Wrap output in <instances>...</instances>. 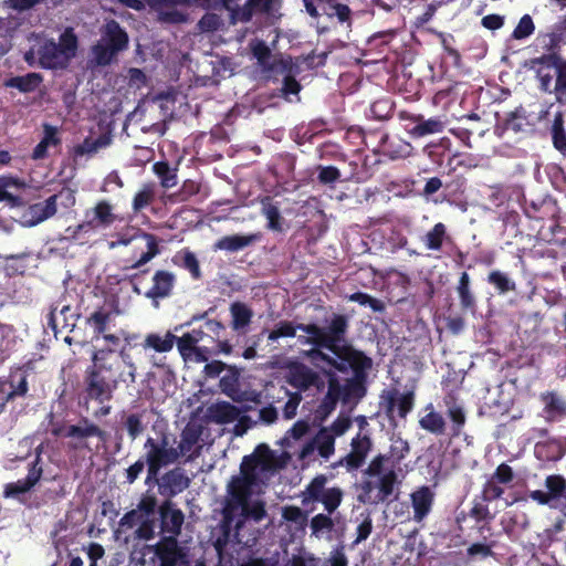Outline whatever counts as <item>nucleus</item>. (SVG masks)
<instances>
[{
	"label": "nucleus",
	"instance_id": "c756f323",
	"mask_svg": "<svg viewBox=\"0 0 566 566\" xmlns=\"http://www.w3.org/2000/svg\"><path fill=\"white\" fill-rule=\"evenodd\" d=\"M38 459L33 462L28 475L23 480H19L14 483H8L4 488L6 497H17L31 490L36 482L40 480L42 474V468H38Z\"/></svg>",
	"mask_w": 566,
	"mask_h": 566
},
{
	"label": "nucleus",
	"instance_id": "69168bd1",
	"mask_svg": "<svg viewBox=\"0 0 566 566\" xmlns=\"http://www.w3.org/2000/svg\"><path fill=\"white\" fill-rule=\"evenodd\" d=\"M253 461L260 465L261 471H265L271 468L273 454L271 449L266 444H259L253 453L249 454Z\"/></svg>",
	"mask_w": 566,
	"mask_h": 566
},
{
	"label": "nucleus",
	"instance_id": "58836bf2",
	"mask_svg": "<svg viewBox=\"0 0 566 566\" xmlns=\"http://www.w3.org/2000/svg\"><path fill=\"white\" fill-rule=\"evenodd\" d=\"M551 135L554 148L558 150L564 157H566V129L565 119L562 112H557L554 115L551 127Z\"/></svg>",
	"mask_w": 566,
	"mask_h": 566
},
{
	"label": "nucleus",
	"instance_id": "4be33fe9",
	"mask_svg": "<svg viewBox=\"0 0 566 566\" xmlns=\"http://www.w3.org/2000/svg\"><path fill=\"white\" fill-rule=\"evenodd\" d=\"M541 401L544 403L542 416L546 422H557L566 417V399L557 392L541 394Z\"/></svg>",
	"mask_w": 566,
	"mask_h": 566
},
{
	"label": "nucleus",
	"instance_id": "7ed1b4c3",
	"mask_svg": "<svg viewBox=\"0 0 566 566\" xmlns=\"http://www.w3.org/2000/svg\"><path fill=\"white\" fill-rule=\"evenodd\" d=\"M548 42L545 49L548 53L531 60L532 69L535 70L538 80V88L548 94H555L558 102L566 95V60H564L556 49L559 44V35L548 33L545 35Z\"/></svg>",
	"mask_w": 566,
	"mask_h": 566
},
{
	"label": "nucleus",
	"instance_id": "5701e85b",
	"mask_svg": "<svg viewBox=\"0 0 566 566\" xmlns=\"http://www.w3.org/2000/svg\"><path fill=\"white\" fill-rule=\"evenodd\" d=\"M434 492L428 485H422L410 494L416 522H421L429 515L434 503Z\"/></svg>",
	"mask_w": 566,
	"mask_h": 566
},
{
	"label": "nucleus",
	"instance_id": "4468645a",
	"mask_svg": "<svg viewBox=\"0 0 566 566\" xmlns=\"http://www.w3.org/2000/svg\"><path fill=\"white\" fill-rule=\"evenodd\" d=\"M28 391L27 371L22 367L11 370L6 380H0V413L8 402L25 397Z\"/></svg>",
	"mask_w": 566,
	"mask_h": 566
},
{
	"label": "nucleus",
	"instance_id": "b1692460",
	"mask_svg": "<svg viewBox=\"0 0 566 566\" xmlns=\"http://www.w3.org/2000/svg\"><path fill=\"white\" fill-rule=\"evenodd\" d=\"M38 54L41 66L48 70L64 69L70 62L66 54L59 49L54 41L44 42Z\"/></svg>",
	"mask_w": 566,
	"mask_h": 566
},
{
	"label": "nucleus",
	"instance_id": "cd10ccee",
	"mask_svg": "<svg viewBox=\"0 0 566 566\" xmlns=\"http://www.w3.org/2000/svg\"><path fill=\"white\" fill-rule=\"evenodd\" d=\"M410 144L401 139H390L388 134L380 133L379 146L375 149V153L381 154L391 160L405 158L410 153Z\"/></svg>",
	"mask_w": 566,
	"mask_h": 566
},
{
	"label": "nucleus",
	"instance_id": "5fc2aeb1",
	"mask_svg": "<svg viewBox=\"0 0 566 566\" xmlns=\"http://www.w3.org/2000/svg\"><path fill=\"white\" fill-rule=\"evenodd\" d=\"M109 321L111 312L101 307L87 317L86 323L93 327L94 336L98 337L106 332Z\"/></svg>",
	"mask_w": 566,
	"mask_h": 566
},
{
	"label": "nucleus",
	"instance_id": "f704fd0d",
	"mask_svg": "<svg viewBox=\"0 0 566 566\" xmlns=\"http://www.w3.org/2000/svg\"><path fill=\"white\" fill-rule=\"evenodd\" d=\"M534 453L542 461H558L564 455V448L558 440L539 441L534 447Z\"/></svg>",
	"mask_w": 566,
	"mask_h": 566
},
{
	"label": "nucleus",
	"instance_id": "de8ad7c7",
	"mask_svg": "<svg viewBox=\"0 0 566 566\" xmlns=\"http://www.w3.org/2000/svg\"><path fill=\"white\" fill-rule=\"evenodd\" d=\"M112 139L108 135L102 134L97 138L86 137L83 143L74 147V154L76 156L94 155L101 148H105L111 144Z\"/></svg>",
	"mask_w": 566,
	"mask_h": 566
},
{
	"label": "nucleus",
	"instance_id": "9d476101",
	"mask_svg": "<svg viewBox=\"0 0 566 566\" xmlns=\"http://www.w3.org/2000/svg\"><path fill=\"white\" fill-rule=\"evenodd\" d=\"M256 483L258 481L252 480V476L249 474H245V476L235 475L231 479L228 485L229 499L223 509L224 522L230 523L240 506L250 501L253 486L256 485Z\"/></svg>",
	"mask_w": 566,
	"mask_h": 566
},
{
	"label": "nucleus",
	"instance_id": "338daca9",
	"mask_svg": "<svg viewBox=\"0 0 566 566\" xmlns=\"http://www.w3.org/2000/svg\"><path fill=\"white\" fill-rule=\"evenodd\" d=\"M282 516L285 521L300 525H304L307 522V512L302 511L295 505L283 507Z\"/></svg>",
	"mask_w": 566,
	"mask_h": 566
},
{
	"label": "nucleus",
	"instance_id": "bb28decb",
	"mask_svg": "<svg viewBox=\"0 0 566 566\" xmlns=\"http://www.w3.org/2000/svg\"><path fill=\"white\" fill-rule=\"evenodd\" d=\"M262 239L261 232L249 233V234H233V235H224L220 238L214 243V250L228 251V252H238L240 250L245 249L247 247L252 245L255 242H259Z\"/></svg>",
	"mask_w": 566,
	"mask_h": 566
},
{
	"label": "nucleus",
	"instance_id": "f257e3e1",
	"mask_svg": "<svg viewBox=\"0 0 566 566\" xmlns=\"http://www.w3.org/2000/svg\"><path fill=\"white\" fill-rule=\"evenodd\" d=\"M326 326H305L303 332L308 337H300L302 344H311L315 348L308 352L312 358L324 361L338 373L353 376L348 387H356L358 382L366 384L368 370L373 367V359L364 352L356 349L346 340L349 319L344 314H333L326 319Z\"/></svg>",
	"mask_w": 566,
	"mask_h": 566
},
{
	"label": "nucleus",
	"instance_id": "20e7f679",
	"mask_svg": "<svg viewBox=\"0 0 566 566\" xmlns=\"http://www.w3.org/2000/svg\"><path fill=\"white\" fill-rule=\"evenodd\" d=\"M327 476L325 474L315 475L302 492V505L308 503H322L327 514L318 513L312 517L310 526L313 535L322 532H331L334 528V522L329 516L340 505L344 492L338 486L326 488Z\"/></svg>",
	"mask_w": 566,
	"mask_h": 566
},
{
	"label": "nucleus",
	"instance_id": "6ab92c4d",
	"mask_svg": "<svg viewBox=\"0 0 566 566\" xmlns=\"http://www.w3.org/2000/svg\"><path fill=\"white\" fill-rule=\"evenodd\" d=\"M201 431L198 428L187 426L180 434V441L178 447L175 448L179 459L186 457L184 463L195 461L202 450V446L199 444Z\"/></svg>",
	"mask_w": 566,
	"mask_h": 566
},
{
	"label": "nucleus",
	"instance_id": "79ce46f5",
	"mask_svg": "<svg viewBox=\"0 0 566 566\" xmlns=\"http://www.w3.org/2000/svg\"><path fill=\"white\" fill-rule=\"evenodd\" d=\"M428 408L431 410L420 418L419 426L432 434H444L447 424L443 416L440 412L434 411L431 403L428 406Z\"/></svg>",
	"mask_w": 566,
	"mask_h": 566
},
{
	"label": "nucleus",
	"instance_id": "052dcab7",
	"mask_svg": "<svg viewBox=\"0 0 566 566\" xmlns=\"http://www.w3.org/2000/svg\"><path fill=\"white\" fill-rule=\"evenodd\" d=\"M545 486L553 500L560 497L566 492V479L559 474L546 476Z\"/></svg>",
	"mask_w": 566,
	"mask_h": 566
},
{
	"label": "nucleus",
	"instance_id": "4c0bfd02",
	"mask_svg": "<svg viewBox=\"0 0 566 566\" xmlns=\"http://www.w3.org/2000/svg\"><path fill=\"white\" fill-rule=\"evenodd\" d=\"M210 413L217 423L224 424L237 420L240 416V409L228 401H221L210 407Z\"/></svg>",
	"mask_w": 566,
	"mask_h": 566
},
{
	"label": "nucleus",
	"instance_id": "aec40b11",
	"mask_svg": "<svg viewBox=\"0 0 566 566\" xmlns=\"http://www.w3.org/2000/svg\"><path fill=\"white\" fill-rule=\"evenodd\" d=\"M78 315L70 305L59 306L52 305L46 316V325L53 329L55 334L63 331H72L77 321Z\"/></svg>",
	"mask_w": 566,
	"mask_h": 566
},
{
	"label": "nucleus",
	"instance_id": "72a5a7b5",
	"mask_svg": "<svg viewBox=\"0 0 566 566\" xmlns=\"http://www.w3.org/2000/svg\"><path fill=\"white\" fill-rule=\"evenodd\" d=\"M412 120L416 125L410 129V134L416 138L441 133L444 128V123L440 117L423 119L421 115H417L412 117Z\"/></svg>",
	"mask_w": 566,
	"mask_h": 566
},
{
	"label": "nucleus",
	"instance_id": "603ef678",
	"mask_svg": "<svg viewBox=\"0 0 566 566\" xmlns=\"http://www.w3.org/2000/svg\"><path fill=\"white\" fill-rule=\"evenodd\" d=\"M395 103L389 97L376 99L369 107V117L376 120H388L392 117Z\"/></svg>",
	"mask_w": 566,
	"mask_h": 566
},
{
	"label": "nucleus",
	"instance_id": "37998d69",
	"mask_svg": "<svg viewBox=\"0 0 566 566\" xmlns=\"http://www.w3.org/2000/svg\"><path fill=\"white\" fill-rule=\"evenodd\" d=\"M143 238L146 240L147 251L143 252L129 269L142 271L144 265L160 254L159 240L155 234L145 232L143 233Z\"/></svg>",
	"mask_w": 566,
	"mask_h": 566
},
{
	"label": "nucleus",
	"instance_id": "f8f14e48",
	"mask_svg": "<svg viewBox=\"0 0 566 566\" xmlns=\"http://www.w3.org/2000/svg\"><path fill=\"white\" fill-rule=\"evenodd\" d=\"M106 432L87 417H82L75 424H69L66 439L67 448L73 451L88 449L87 440L98 438L105 440Z\"/></svg>",
	"mask_w": 566,
	"mask_h": 566
},
{
	"label": "nucleus",
	"instance_id": "ea45409f",
	"mask_svg": "<svg viewBox=\"0 0 566 566\" xmlns=\"http://www.w3.org/2000/svg\"><path fill=\"white\" fill-rule=\"evenodd\" d=\"M172 261L175 264L189 271V273L193 280H200L202 277L199 261H198L196 254L193 252H191L190 250H188V249L181 250L174 256Z\"/></svg>",
	"mask_w": 566,
	"mask_h": 566
},
{
	"label": "nucleus",
	"instance_id": "864d4df0",
	"mask_svg": "<svg viewBox=\"0 0 566 566\" xmlns=\"http://www.w3.org/2000/svg\"><path fill=\"white\" fill-rule=\"evenodd\" d=\"M251 51L258 63L265 71H274L275 63L271 62L272 53L268 44L262 40H255L251 43Z\"/></svg>",
	"mask_w": 566,
	"mask_h": 566
},
{
	"label": "nucleus",
	"instance_id": "423d86ee",
	"mask_svg": "<svg viewBox=\"0 0 566 566\" xmlns=\"http://www.w3.org/2000/svg\"><path fill=\"white\" fill-rule=\"evenodd\" d=\"M325 375L327 376V391L316 410L322 419L327 418L336 409L338 401L346 405L353 400L358 401L366 396V384L358 382V385L353 388L348 387L349 378H347L344 384H340L334 371L326 370Z\"/></svg>",
	"mask_w": 566,
	"mask_h": 566
},
{
	"label": "nucleus",
	"instance_id": "09e8293b",
	"mask_svg": "<svg viewBox=\"0 0 566 566\" xmlns=\"http://www.w3.org/2000/svg\"><path fill=\"white\" fill-rule=\"evenodd\" d=\"M396 481L397 474L394 470H389L388 472L384 473L378 480V493L371 503L377 504L388 500L389 496H391L394 493Z\"/></svg>",
	"mask_w": 566,
	"mask_h": 566
},
{
	"label": "nucleus",
	"instance_id": "9b49d317",
	"mask_svg": "<svg viewBox=\"0 0 566 566\" xmlns=\"http://www.w3.org/2000/svg\"><path fill=\"white\" fill-rule=\"evenodd\" d=\"M116 221V214L113 212V206L106 201H98L92 209L85 211V220L77 224L72 231V238H76L81 232H90L95 229H106Z\"/></svg>",
	"mask_w": 566,
	"mask_h": 566
},
{
	"label": "nucleus",
	"instance_id": "ddd939ff",
	"mask_svg": "<svg viewBox=\"0 0 566 566\" xmlns=\"http://www.w3.org/2000/svg\"><path fill=\"white\" fill-rule=\"evenodd\" d=\"M190 483V478L186 474L185 469L180 467L170 469L161 475L158 474L156 480H151V484H157L158 493L170 501L187 490Z\"/></svg>",
	"mask_w": 566,
	"mask_h": 566
},
{
	"label": "nucleus",
	"instance_id": "473e14b6",
	"mask_svg": "<svg viewBox=\"0 0 566 566\" xmlns=\"http://www.w3.org/2000/svg\"><path fill=\"white\" fill-rule=\"evenodd\" d=\"M486 283L495 290L499 295H505L515 292L517 286L515 281L506 272L499 269L491 270L485 279Z\"/></svg>",
	"mask_w": 566,
	"mask_h": 566
},
{
	"label": "nucleus",
	"instance_id": "4d7b16f0",
	"mask_svg": "<svg viewBox=\"0 0 566 566\" xmlns=\"http://www.w3.org/2000/svg\"><path fill=\"white\" fill-rule=\"evenodd\" d=\"M56 44L59 49L62 50L64 54H66L69 61L75 56L78 42L72 29H66L60 35V41Z\"/></svg>",
	"mask_w": 566,
	"mask_h": 566
},
{
	"label": "nucleus",
	"instance_id": "412c9836",
	"mask_svg": "<svg viewBox=\"0 0 566 566\" xmlns=\"http://www.w3.org/2000/svg\"><path fill=\"white\" fill-rule=\"evenodd\" d=\"M399 391L391 389L384 391L380 398L385 403V411L388 417H391L396 406L398 407V416L405 418L413 408V392L408 391L402 394L399 398Z\"/></svg>",
	"mask_w": 566,
	"mask_h": 566
},
{
	"label": "nucleus",
	"instance_id": "c03bdc74",
	"mask_svg": "<svg viewBox=\"0 0 566 566\" xmlns=\"http://www.w3.org/2000/svg\"><path fill=\"white\" fill-rule=\"evenodd\" d=\"M175 343L177 344V348L184 358L196 355L198 361H207L208 358L202 353V348L197 346L198 344L195 342L189 332L185 333L180 337L176 336Z\"/></svg>",
	"mask_w": 566,
	"mask_h": 566
},
{
	"label": "nucleus",
	"instance_id": "3c124183",
	"mask_svg": "<svg viewBox=\"0 0 566 566\" xmlns=\"http://www.w3.org/2000/svg\"><path fill=\"white\" fill-rule=\"evenodd\" d=\"M176 336L168 332L164 337L158 334H148L144 342L145 348H153L157 353H166L172 349Z\"/></svg>",
	"mask_w": 566,
	"mask_h": 566
},
{
	"label": "nucleus",
	"instance_id": "39448f33",
	"mask_svg": "<svg viewBox=\"0 0 566 566\" xmlns=\"http://www.w3.org/2000/svg\"><path fill=\"white\" fill-rule=\"evenodd\" d=\"M129 39L116 20L107 21L101 31V39L92 46L93 60L98 66L112 64L117 55L128 48Z\"/></svg>",
	"mask_w": 566,
	"mask_h": 566
},
{
	"label": "nucleus",
	"instance_id": "a211bd4d",
	"mask_svg": "<svg viewBox=\"0 0 566 566\" xmlns=\"http://www.w3.org/2000/svg\"><path fill=\"white\" fill-rule=\"evenodd\" d=\"M57 197V195H52L43 202L29 205L22 213V223L33 227L53 217L56 213Z\"/></svg>",
	"mask_w": 566,
	"mask_h": 566
},
{
	"label": "nucleus",
	"instance_id": "0e129e2a",
	"mask_svg": "<svg viewBox=\"0 0 566 566\" xmlns=\"http://www.w3.org/2000/svg\"><path fill=\"white\" fill-rule=\"evenodd\" d=\"M525 122V112L522 107H518L507 114V117L504 119V127L505 129L518 133L524 129Z\"/></svg>",
	"mask_w": 566,
	"mask_h": 566
},
{
	"label": "nucleus",
	"instance_id": "a19ab883",
	"mask_svg": "<svg viewBox=\"0 0 566 566\" xmlns=\"http://www.w3.org/2000/svg\"><path fill=\"white\" fill-rule=\"evenodd\" d=\"M448 238L446 224L438 222L421 238V241L428 250L440 251Z\"/></svg>",
	"mask_w": 566,
	"mask_h": 566
},
{
	"label": "nucleus",
	"instance_id": "49530a36",
	"mask_svg": "<svg viewBox=\"0 0 566 566\" xmlns=\"http://www.w3.org/2000/svg\"><path fill=\"white\" fill-rule=\"evenodd\" d=\"M230 312L232 315L231 326L234 331L244 329L251 323L253 312L244 303L234 302L231 304Z\"/></svg>",
	"mask_w": 566,
	"mask_h": 566
},
{
	"label": "nucleus",
	"instance_id": "6e6d98bb",
	"mask_svg": "<svg viewBox=\"0 0 566 566\" xmlns=\"http://www.w3.org/2000/svg\"><path fill=\"white\" fill-rule=\"evenodd\" d=\"M155 185L145 184L142 189L134 196L133 210L139 212L148 207L155 200Z\"/></svg>",
	"mask_w": 566,
	"mask_h": 566
},
{
	"label": "nucleus",
	"instance_id": "f03ea898",
	"mask_svg": "<svg viewBox=\"0 0 566 566\" xmlns=\"http://www.w3.org/2000/svg\"><path fill=\"white\" fill-rule=\"evenodd\" d=\"M111 350H97L92 355V364L86 367L83 376V398L98 405L113 400L119 382L126 384L125 373H117V363H111L107 356Z\"/></svg>",
	"mask_w": 566,
	"mask_h": 566
},
{
	"label": "nucleus",
	"instance_id": "13d9d810",
	"mask_svg": "<svg viewBox=\"0 0 566 566\" xmlns=\"http://www.w3.org/2000/svg\"><path fill=\"white\" fill-rule=\"evenodd\" d=\"M348 300L361 306H368L376 313L385 311V304L380 300L364 292H355L348 296Z\"/></svg>",
	"mask_w": 566,
	"mask_h": 566
},
{
	"label": "nucleus",
	"instance_id": "2eb2a0df",
	"mask_svg": "<svg viewBox=\"0 0 566 566\" xmlns=\"http://www.w3.org/2000/svg\"><path fill=\"white\" fill-rule=\"evenodd\" d=\"M373 442L369 436L358 433L352 439L350 452L342 458L336 465L345 467L348 472H353L363 467L366 458L371 450Z\"/></svg>",
	"mask_w": 566,
	"mask_h": 566
},
{
	"label": "nucleus",
	"instance_id": "a878e982",
	"mask_svg": "<svg viewBox=\"0 0 566 566\" xmlns=\"http://www.w3.org/2000/svg\"><path fill=\"white\" fill-rule=\"evenodd\" d=\"M316 379V371L303 363H293L289 366L287 382L298 391L312 388Z\"/></svg>",
	"mask_w": 566,
	"mask_h": 566
},
{
	"label": "nucleus",
	"instance_id": "a18cd8bd",
	"mask_svg": "<svg viewBox=\"0 0 566 566\" xmlns=\"http://www.w3.org/2000/svg\"><path fill=\"white\" fill-rule=\"evenodd\" d=\"M305 326H318L317 324H294L291 321H280L275 324L274 328L269 333L268 339L270 342H276L282 337H294L296 335V331L300 329L303 332Z\"/></svg>",
	"mask_w": 566,
	"mask_h": 566
},
{
	"label": "nucleus",
	"instance_id": "c85d7f7f",
	"mask_svg": "<svg viewBox=\"0 0 566 566\" xmlns=\"http://www.w3.org/2000/svg\"><path fill=\"white\" fill-rule=\"evenodd\" d=\"M455 291L459 297L461 311L474 314L476 312V297L472 292L471 279L468 272H462L460 274Z\"/></svg>",
	"mask_w": 566,
	"mask_h": 566
},
{
	"label": "nucleus",
	"instance_id": "e433bc0d",
	"mask_svg": "<svg viewBox=\"0 0 566 566\" xmlns=\"http://www.w3.org/2000/svg\"><path fill=\"white\" fill-rule=\"evenodd\" d=\"M178 168L170 166L166 160L156 161L153 165V172L159 179L160 186L170 189L178 184Z\"/></svg>",
	"mask_w": 566,
	"mask_h": 566
},
{
	"label": "nucleus",
	"instance_id": "7c9ffc66",
	"mask_svg": "<svg viewBox=\"0 0 566 566\" xmlns=\"http://www.w3.org/2000/svg\"><path fill=\"white\" fill-rule=\"evenodd\" d=\"M261 214L268 220L266 228L274 232H283L284 218L281 216L279 203L273 202L269 196L260 200Z\"/></svg>",
	"mask_w": 566,
	"mask_h": 566
},
{
	"label": "nucleus",
	"instance_id": "6e6552de",
	"mask_svg": "<svg viewBox=\"0 0 566 566\" xmlns=\"http://www.w3.org/2000/svg\"><path fill=\"white\" fill-rule=\"evenodd\" d=\"M146 449L145 461L147 465L146 485H151V480L160 473V470L179 461L178 453L169 442V437L163 433L159 441L148 437L144 443Z\"/></svg>",
	"mask_w": 566,
	"mask_h": 566
},
{
	"label": "nucleus",
	"instance_id": "f3484780",
	"mask_svg": "<svg viewBox=\"0 0 566 566\" xmlns=\"http://www.w3.org/2000/svg\"><path fill=\"white\" fill-rule=\"evenodd\" d=\"M443 406L446 407V415L451 424L450 430L453 437L460 436L467 422V413L461 401L459 394L454 390L448 391L443 396Z\"/></svg>",
	"mask_w": 566,
	"mask_h": 566
},
{
	"label": "nucleus",
	"instance_id": "0eeeda50",
	"mask_svg": "<svg viewBox=\"0 0 566 566\" xmlns=\"http://www.w3.org/2000/svg\"><path fill=\"white\" fill-rule=\"evenodd\" d=\"M148 272V269L135 272L127 277V281L135 294L143 295L150 300L154 305H158L159 301L169 298L174 294L177 276L174 272L168 270H156L151 277V286L143 290L142 283Z\"/></svg>",
	"mask_w": 566,
	"mask_h": 566
},
{
	"label": "nucleus",
	"instance_id": "c9c22d12",
	"mask_svg": "<svg viewBox=\"0 0 566 566\" xmlns=\"http://www.w3.org/2000/svg\"><path fill=\"white\" fill-rule=\"evenodd\" d=\"M120 424L126 430L130 441H135L146 430L144 412H124L120 418Z\"/></svg>",
	"mask_w": 566,
	"mask_h": 566
},
{
	"label": "nucleus",
	"instance_id": "dca6fc26",
	"mask_svg": "<svg viewBox=\"0 0 566 566\" xmlns=\"http://www.w3.org/2000/svg\"><path fill=\"white\" fill-rule=\"evenodd\" d=\"M160 516V531L167 536H175L176 538L180 535L182 524L185 522V514L175 503L170 500H165L159 506Z\"/></svg>",
	"mask_w": 566,
	"mask_h": 566
},
{
	"label": "nucleus",
	"instance_id": "bf43d9fd",
	"mask_svg": "<svg viewBox=\"0 0 566 566\" xmlns=\"http://www.w3.org/2000/svg\"><path fill=\"white\" fill-rule=\"evenodd\" d=\"M240 509L244 518H252L255 522H260L266 516L265 504L262 501H255L252 504L248 501Z\"/></svg>",
	"mask_w": 566,
	"mask_h": 566
},
{
	"label": "nucleus",
	"instance_id": "393cba45",
	"mask_svg": "<svg viewBox=\"0 0 566 566\" xmlns=\"http://www.w3.org/2000/svg\"><path fill=\"white\" fill-rule=\"evenodd\" d=\"M467 516L473 518L479 525V531L483 532L484 530H489V525L494 520L495 514L491 512L489 503L479 499L478 496H474L469 513L467 514L461 512L459 515H457V523L461 524L465 521Z\"/></svg>",
	"mask_w": 566,
	"mask_h": 566
},
{
	"label": "nucleus",
	"instance_id": "8fccbe9b",
	"mask_svg": "<svg viewBox=\"0 0 566 566\" xmlns=\"http://www.w3.org/2000/svg\"><path fill=\"white\" fill-rule=\"evenodd\" d=\"M315 448L323 459H328L335 452V437L327 428H322L314 437Z\"/></svg>",
	"mask_w": 566,
	"mask_h": 566
},
{
	"label": "nucleus",
	"instance_id": "1a4fd4ad",
	"mask_svg": "<svg viewBox=\"0 0 566 566\" xmlns=\"http://www.w3.org/2000/svg\"><path fill=\"white\" fill-rule=\"evenodd\" d=\"M146 548L154 554L153 563L157 566H191L188 548L181 546L175 536H163Z\"/></svg>",
	"mask_w": 566,
	"mask_h": 566
},
{
	"label": "nucleus",
	"instance_id": "2f4dec72",
	"mask_svg": "<svg viewBox=\"0 0 566 566\" xmlns=\"http://www.w3.org/2000/svg\"><path fill=\"white\" fill-rule=\"evenodd\" d=\"M43 82V76L40 73L30 72L22 76H12L3 82L8 88H17L21 93H32L39 88Z\"/></svg>",
	"mask_w": 566,
	"mask_h": 566
},
{
	"label": "nucleus",
	"instance_id": "774afa93",
	"mask_svg": "<svg viewBox=\"0 0 566 566\" xmlns=\"http://www.w3.org/2000/svg\"><path fill=\"white\" fill-rule=\"evenodd\" d=\"M317 171V180L322 185L334 184L340 178V171L335 166H318Z\"/></svg>",
	"mask_w": 566,
	"mask_h": 566
},
{
	"label": "nucleus",
	"instance_id": "e2e57ef3",
	"mask_svg": "<svg viewBox=\"0 0 566 566\" xmlns=\"http://www.w3.org/2000/svg\"><path fill=\"white\" fill-rule=\"evenodd\" d=\"M535 31V24L530 14H524L515 29L513 30L512 38L514 40H524L531 36Z\"/></svg>",
	"mask_w": 566,
	"mask_h": 566
},
{
	"label": "nucleus",
	"instance_id": "680f3d73",
	"mask_svg": "<svg viewBox=\"0 0 566 566\" xmlns=\"http://www.w3.org/2000/svg\"><path fill=\"white\" fill-rule=\"evenodd\" d=\"M504 494V488H502L500 484L495 483V481H492L489 479L482 486V491L479 495H476L479 499L485 501L486 503L494 502L499 499H501Z\"/></svg>",
	"mask_w": 566,
	"mask_h": 566
}]
</instances>
